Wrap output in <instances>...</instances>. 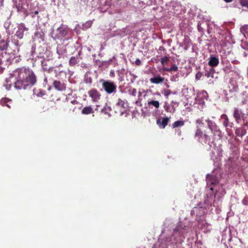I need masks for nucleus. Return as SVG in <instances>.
Segmentation results:
<instances>
[{
    "instance_id": "obj_1",
    "label": "nucleus",
    "mask_w": 248,
    "mask_h": 248,
    "mask_svg": "<svg viewBox=\"0 0 248 248\" xmlns=\"http://www.w3.org/2000/svg\"><path fill=\"white\" fill-rule=\"evenodd\" d=\"M16 81L15 87L16 89H25L29 84L34 85L36 82V76L33 71L27 67L17 68L13 72Z\"/></svg>"
},
{
    "instance_id": "obj_2",
    "label": "nucleus",
    "mask_w": 248,
    "mask_h": 248,
    "mask_svg": "<svg viewBox=\"0 0 248 248\" xmlns=\"http://www.w3.org/2000/svg\"><path fill=\"white\" fill-rule=\"evenodd\" d=\"M101 82L102 83V87L107 93H115L116 92L117 86L113 82L104 80H102Z\"/></svg>"
},
{
    "instance_id": "obj_3",
    "label": "nucleus",
    "mask_w": 248,
    "mask_h": 248,
    "mask_svg": "<svg viewBox=\"0 0 248 248\" xmlns=\"http://www.w3.org/2000/svg\"><path fill=\"white\" fill-rule=\"evenodd\" d=\"M195 137L202 144H209L211 140L210 137L205 132L203 133L200 128H197L195 134Z\"/></svg>"
},
{
    "instance_id": "obj_4",
    "label": "nucleus",
    "mask_w": 248,
    "mask_h": 248,
    "mask_svg": "<svg viewBox=\"0 0 248 248\" xmlns=\"http://www.w3.org/2000/svg\"><path fill=\"white\" fill-rule=\"evenodd\" d=\"M127 107V102L119 98L114 106L115 111L122 115L124 113Z\"/></svg>"
},
{
    "instance_id": "obj_5",
    "label": "nucleus",
    "mask_w": 248,
    "mask_h": 248,
    "mask_svg": "<svg viewBox=\"0 0 248 248\" xmlns=\"http://www.w3.org/2000/svg\"><path fill=\"white\" fill-rule=\"evenodd\" d=\"M68 30L69 29L67 26L62 24L61 26L57 29V33L54 37V39H60L65 37L68 34Z\"/></svg>"
},
{
    "instance_id": "obj_6",
    "label": "nucleus",
    "mask_w": 248,
    "mask_h": 248,
    "mask_svg": "<svg viewBox=\"0 0 248 248\" xmlns=\"http://www.w3.org/2000/svg\"><path fill=\"white\" fill-rule=\"evenodd\" d=\"M205 121L207 124L208 128L211 130L212 132L214 134H216L217 133L219 137H221V132L215 122L209 118L206 119Z\"/></svg>"
},
{
    "instance_id": "obj_7",
    "label": "nucleus",
    "mask_w": 248,
    "mask_h": 248,
    "mask_svg": "<svg viewBox=\"0 0 248 248\" xmlns=\"http://www.w3.org/2000/svg\"><path fill=\"white\" fill-rule=\"evenodd\" d=\"M233 116L236 123H239L241 119L244 120L245 113L238 108H234Z\"/></svg>"
},
{
    "instance_id": "obj_8",
    "label": "nucleus",
    "mask_w": 248,
    "mask_h": 248,
    "mask_svg": "<svg viewBox=\"0 0 248 248\" xmlns=\"http://www.w3.org/2000/svg\"><path fill=\"white\" fill-rule=\"evenodd\" d=\"M88 94L94 102H97L100 99L101 94L96 89H93L88 92Z\"/></svg>"
},
{
    "instance_id": "obj_9",
    "label": "nucleus",
    "mask_w": 248,
    "mask_h": 248,
    "mask_svg": "<svg viewBox=\"0 0 248 248\" xmlns=\"http://www.w3.org/2000/svg\"><path fill=\"white\" fill-rule=\"evenodd\" d=\"M28 29L25 27L24 24H21L18 27V29L16 32V37L21 39L23 38L24 32L25 31H27Z\"/></svg>"
},
{
    "instance_id": "obj_10",
    "label": "nucleus",
    "mask_w": 248,
    "mask_h": 248,
    "mask_svg": "<svg viewBox=\"0 0 248 248\" xmlns=\"http://www.w3.org/2000/svg\"><path fill=\"white\" fill-rule=\"evenodd\" d=\"M206 181L207 185H215L218 183V179L214 173L208 174L206 176Z\"/></svg>"
},
{
    "instance_id": "obj_11",
    "label": "nucleus",
    "mask_w": 248,
    "mask_h": 248,
    "mask_svg": "<svg viewBox=\"0 0 248 248\" xmlns=\"http://www.w3.org/2000/svg\"><path fill=\"white\" fill-rule=\"evenodd\" d=\"M53 85L55 89L59 91H63L66 89V84L59 80H54Z\"/></svg>"
},
{
    "instance_id": "obj_12",
    "label": "nucleus",
    "mask_w": 248,
    "mask_h": 248,
    "mask_svg": "<svg viewBox=\"0 0 248 248\" xmlns=\"http://www.w3.org/2000/svg\"><path fill=\"white\" fill-rule=\"evenodd\" d=\"M170 121V117H164L156 121V124L161 128H165Z\"/></svg>"
},
{
    "instance_id": "obj_13",
    "label": "nucleus",
    "mask_w": 248,
    "mask_h": 248,
    "mask_svg": "<svg viewBox=\"0 0 248 248\" xmlns=\"http://www.w3.org/2000/svg\"><path fill=\"white\" fill-rule=\"evenodd\" d=\"M14 78H15L12 74L9 78H7L5 79V83L4 84V86L5 87L6 90H10L12 87V83H14L16 81L15 79L13 80Z\"/></svg>"
},
{
    "instance_id": "obj_14",
    "label": "nucleus",
    "mask_w": 248,
    "mask_h": 248,
    "mask_svg": "<svg viewBox=\"0 0 248 248\" xmlns=\"http://www.w3.org/2000/svg\"><path fill=\"white\" fill-rule=\"evenodd\" d=\"M164 78L158 75L155 77L150 78V81L153 84H159L164 81Z\"/></svg>"
},
{
    "instance_id": "obj_15",
    "label": "nucleus",
    "mask_w": 248,
    "mask_h": 248,
    "mask_svg": "<svg viewBox=\"0 0 248 248\" xmlns=\"http://www.w3.org/2000/svg\"><path fill=\"white\" fill-rule=\"evenodd\" d=\"M9 42L8 40H1L0 41V50H6L9 46Z\"/></svg>"
},
{
    "instance_id": "obj_16",
    "label": "nucleus",
    "mask_w": 248,
    "mask_h": 248,
    "mask_svg": "<svg viewBox=\"0 0 248 248\" xmlns=\"http://www.w3.org/2000/svg\"><path fill=\"white\" fill-rule=\"evenodd\" d=\"M219 63L218 59L216 57H210L208 62V64L212 67L217 66Z\"/></svg>"
},
{
    "instance_id": "obj_17",
    "label": "nucleus",
    "mask_w": 248,
    "mask_h": 248,
    "mask_svg": "<svg viewBox=\"0 0 248 248\" xmlns=\"http://www.w3.org/2000/svg\"><path fill=\"white\" fill-rule=\"evenodd\" d=\"M165 110L168 112L173 113L175 111V108L173 105H170L165 102L164 106Z\"/></svg>"
},
{
    "instance_id": "obj_18",
    "label": "nucleus",
    "mask_w": 248,
    "mask_h": 248,
    "mask_svg": "<svg viewBox=\"0 0 248 248\" xmlns=\"http://www.w3.org/2000/svg\"><path fill=\"white\" fill-rule=\"evenodd\" d=\"M235 133L237 136L243 137L246 134L247 131L244 128L239 127L236 129Z\"/></svg>"
},
{
    "instance_id": "obj_19",
    "label": "nucleus",
    "mask_w": 248,
    "mask_h": 248,
    "mask_svg": "<svg viewBox=\"0 0 248 248\" xmlns=\"http://www.w3.org/2000/svg\"><path fill=\"white\" fill-rule=\"evenodd\" d=\"M184 229L182 225L179 224L174 229L173 235H180L182 233V230Z\"/></svg>"
},
{
    "instance_id": "obj_20",
    "label": "nucleus",
    "mask_w": 248,
    "mask_h": 248,
    "mask_svg": "<svg viewBox=\"0 0 248 248\" xmlns=\"http://www.w3.org/2000/svg\"><path fill=\"white\" fill-rule=\"evenodd\" d=\"M82 114L88 115L93 113V110L91 106L84 107L81 111Z\"/></svg>"
},
{
    "instance_id": "obj_21",
    "label": "nucleus",
    "mask_w": 248,
    "mask_h": 248,
    "mask_svg": "<svg viewBox=\"0 0 248 248\" xmlns=\"http://www.w3.org/2000/svg\"><path fill=\"white\" fill-rule=\"evenodd\" d=\"M12 42L13 44H14L15 46H16L17 47V48H16L17 53L16 52V50H14V52H15L16 55H17L20 50L19 46H21V44H20L18 40L15 39H12Z\"/></svg>"
},
{
    "instance_id": "obj_22",
    "label": "nucleus",
    "mask_w": 248,
    "mask_h": 248,
    "mask_svg": "<svg viewBox=\"0 0 248 248\" xmlns=\"http://www.w3.org/2000/svg\"><path fill=\"white\" fill-rule=\"evenodd\" d=\"M214 74L215 69L213 68H210L209 70H206L205 76L208 78H213Z\"/></svg>"
},
{
    "instance_id": "obj_23",
    "label": "nucleus",
    "mask_w": 248,
    "mask_h": 248,
    "mask_svg": "<svg viewBox=\"0 0 248 248\" xmlns=\"http://www.w3.org/2000/svg\"><path fill=\"white\" fill-rule=\"evenodd\" d=\"M221 118L222 119L224 120L223 124V125L225 127H226L227 126H230V123H229V119H228V116H227V115H226L225 114H222L221 116Z\"/></svg>"
},
{
    "instance_id": "obj_24",
    "label": "nucleus",
    "mask_w": 248,
    "mask_h": 248,
    "mask_svg": "<svg viewBox=\"0 0 248 248\" xmlns=\"http://www.w3.org/2000/svg\"><path fill=\"white\" fill-rule=\"evenodd\" d=\"M93 23V20H88L86 21L85 23H83L82 25V29L83 30H86L89 28H90Z\"/></svg>"
},
{
    "instance_id": "obj_25",
    "label": "nucleus",
    "mask_w": 248,
    "mask_h": 248,
    "mask_svg": "<svg viewBox=\"0 0 248 248\" xmlns=\"http://www.w3.org/2000/svg\"><path fill=\"white\" fill-rule=\"evenodd\" d=\"M184 121H177L174 122L172 125V127L173 128H175L178 127L182 126L184 125Z\"/></svg>"
},
{
    "instance_id": "obj_26",
    "label": "nucleus",
    "mask_w": 248,
    "mask_h": 248,
    "mask_svg": "<svg viewBox=\"0 0 248 248\" xmlns=\"http://www.w3.org/2000/svg\"><path fill=\"white\" fill-rule=\"evenodd\" d=\"M148 105L149 107L153 106L155 107L156 108H158L160 106V103L159 101L156 100L149 101L148 102Z\"/></svg>"
},
{
    "instance_id": "obj_27",
    "label": "nucleus",
    "mask_w": 248,
    "mask_h": 248,
    "mask_svg": "<svg viewBox=\"0 0 248 248\" xmlns=\"http://www.w3.org/2000/svg\"><path fill=\"white\" fill-rule=\"evenodd\" d=\"M0 103L2 106H6L8 108H10V104H11V102L10 101H8L6 98H3L0 100Z\"/></svg>"
},
{
    "instance_id": "obj_28",
    "label": "nucleus",
    "mask_w": 248,
    "mask_h": 248,
    "mask_svg": "<svg viewBox=\"0 0 248 248\" xmlns=\"http://www.w3.org/2000/svg\"><path fill=\"white\" fill-rule=\"evenodd\" d=\"M78 57H72L69 60V63L70 66H74L76 65L78 62Z\"/></svg>"
},
{
    "instance_id": "obj_29",
    "label": "nucleus",
    "mask_w": 248,
    "mask_h": 248,
    "mask_svg": "<svg viewBox=\"0 0 248 248\" xmlns=\"http://www.w3.org/2000/svg\"><path fill=\"white\" fill-rule=\"evenodd\" d=\"M111 108L106 105L102 109V112L106 114L109 115V113L111 111Z\"/></svg>"
},
{
    "instance_id": "obj_30",
    "label": "nucleus",
    "mask_w": 248,
    "mask_h": 248,
    "mask_svg": "<svg viewBox=\"0 0 248 248\" xmlns=\"http://www.w3.org/2000/svg\"><path fill=\"white\" fill-rule=\"evenodd\" d=\"M35 38H40L42 40H44V35L42 32L36 31L34 34Z\"/></svg>"
},
{
    "instance_id": "obj_31",
    "label": "nucleus",
    "mask_w": 248,
    "mask_h": 248,
    "mask_svg": "<svg viewBox=\"0 0 248 248\" xmlns=\"http://www.w3.org/2000/svg\"><path fill=\"white\" fill-rule=\"evenodd\" d=\"M240 31L244 34L248 33V25H245L240 28Z\"/></svg>"
},
{
    "instance_id": "obj_32",
    "label": "nucleus",
    "mask_w": 248,
    "mask_h": 248,
    "mask_svg": "<svg viewBox=\"0 0 248 248\" xmlns=\"http://www.w3.org/2000/svg\"><path fill=\"white\" fill-rule=\"evenodd\" d=\"M203 117L201 118H199L196 120V123L198 124L197 126V128H199V127L202 126L204 125V123H203Z\"/></svg>"
},
{
    "instance_id": "obj_33",
    "label": "nucleus",
    "mask_w": 248,
    "mask_h": 248,
    "mask_svg": "<svg viewBox=\"0 0 248 248\" xmlns=\"http://www.w3.org/2000/svg\"><path fill=\"white\" fill-rule=\"evenodd\" d=\"M169 60V58L166 56L162 57L161 59V63L162 65H164L166 63H167L168 62Z\"/></svg>"
},
{
    "instance_id": "obj_34",
    "label": "nucleus",
    "mask_w": 248,
    "mask_h": 248,
    "mask_svg": "<svg viewBox=\"0 0 248 248\" xmlns=\"http://www.w3.org/2000/svg\"><path fill=\"white\" fill-rule=\"evenodd\" d=\"M166 70L169 72L176 71L178 70V67L176 65H173L172 67L166 69Z\"/></svg>"
},
{
    "instance_id": "obj_35",
    "label": "nucleus",
    "mask_w": 248,
    "mask_h": 248,
    "mask_svg": "<svg viewBox=\"0 0 248 248\" xmlns=\"http://www.w3.org/2000/svg\"><path fill=\"white\" fill-rule=\"evenodd\" d=\"M171 92L170 90L164 89L163 92L162 93L166 97H168V96L171 94Z\"/></svg>"
},
{
    "instance_id": "obj_36",
    "label": "nucleus",
    "mask_w": 248,
    "mask_h": 248,
    "mask_svg": "<svg viewBox=\"0 0 248 248\" xmlns=\"http://www.w3.org/2000/svg\"><path fill=\"white\" fill-rule=\"evenodd\" d=\"M223 71L226 73H229L231 71V66H226L223 68Z\"/></svg>"
},
{
    "instance_id": "obj_37",
    "label": "nucleus",
    "mask_w": 248,
    "mask_h": 248,
    "mask_svg": "<svg viewBox=\"0 0 248 248\" xmlns=\"http://www.w3.org/2000/svg\"><path fill=\"white\" fill-rule=\"evenodd\" d=\"M202 73L201 72H199L196 74L195 78L197 80H199L202 78Z\"/></svg>"
},
{
    "instance_id": "obj_38",
    "label": "nucleus",
    "mask_w": 248,
    "mask_h": 248,
    "mask_svg": "<svg viewBox=\"0 0 248 248\" xmlns=\"http://www.w3.org/2000/svg\"><path fill=\"white\" fill-rule=\"evenodd\" d=\"M85 82L87 83L91 84L92 83V79L91 77H86V78L85 79Z\"/></svg>"
},
{
    "instance_id": "obj_39",
    "label": "nucleus",
    "mask_w": 248,
    "mask_h": 248,
    "mask_svg": "<svg viewBox=\"0 0 248 248\" xmlns=\"http://www.w3.org/2000/svg\"><path fill=\"white\" fill-rule=\"evenodd\" d=\"M130 94L133 96H136L137 94V90L136 89H133L131 91Z\"/></svg>"
},
{
    "instance_id": "obj_40",
    "label": "nucleus",
    "mask_w": 248,
    "mask_h": 248,
    "mask_svg": "<svg viewBox=\"0 0 248 248\" xmlns=\"http://www.w3.org/2000/svg\"><path fill=\"white\" fill-rule=\"evenodd\" d=\"M135 64L137 65H140V64H141V62H140V60L139 59H137L136 61H135Z\"/></svg>"
},
{
    "instance_id": "obj_41",
    "label": "nucleus",
    "mask_w": 248,
    "mask_h": 248,
    "mask_svg": "<svg viewBox=\"0 0 248 248\" xmlns=\"http://www.w3.org/2000/svg\"><path fill=\"white\" fill-rule=\"evenodd\" d=\"M109 76L111 78H113L115 77V73L114 70H111L109 73Z\"/></svg>"
},
{
    "instance_id": "obj_42",
    "label": "nucleus",
    "mask_w": 248,
    "mask_h": 248,
    "mask_svg": "<svg viewBox=\"0 0 248 248\" xmlns=\"http://www.w3.org/2000/svg\"><path fill=\"white\" fill-rule=\"evenodd\" d=\"M220 191L221 195H222V196H224L226 192L222 187H221Z\"/></svg>"
},
{
    "instance_id": "obj_43",
    "label": "nucleus",
    "mask_w": 248,
    "mask_h": 248,
    "mask_svg": "<svg viewBox=\"0 0 248 248\" xmlns=\"http://www.w3.org/2000/svg\"><path fill=\"white\" fill-rule=\"evenodd\" d=\"M59 73H60V74H63L64 76H66V73L65 72L61 71V72H59Z\"/></svg>"
},
{
    "instance_id": "obj_44",
    "label": "nucleus",
    "mask_w": 248,
    "mask_h": 248,
    "mask_svg": "<svg viewBox=\"0 0 248 248\" xmlns=\"http://www.w3.org/2000/svg\"><path fill=\"white\" fill-rule=\"evenodd\" d=\"M226 2H231L232 0H224Z\"/></svg>"
},
{
    "instance_id": "obj_45",
    "label": "nucleus",
    "mask_w": 248,
    "mask_h": 248,
    "mask_svg": "<svg viewBox=\"0 0 248 248\" xmlns=\"http://www.w3.org/2000/svg\"><path fill=\"white\" fill-rule=\"evenodd\" d=\"M130 74L133 77L134 79H136L137 78V77L136 75H134V74Z\"/></svg>"
},
{
    "instance_id": "obj_46",
    "label": "nucleus",
    "mask_w": 248,
    "mask_h": 248,
    "mask_svg": "<svg viewBox=\"0 0 248 248\" xmlns=\"http://www.w3.org/2000/svg\"><path fill=\"white\" fill-rule=\"evenodd\" d=\"M219 189L218 190V191L217 192H216V193L215 194V197L216 198L217 196L218 193L219 192Z\"/></svg>"
},
{
    "instance_id": "obj_47",
    "label": "nucleus",
    "mask_w": 248,
    "mask_h": 248,
    "mask_svg": "<svg viewBox=\"0 0 248 248\" xmlns=\"http://www.w3.org/2000/svg\"><path fill=\"white\" fill-rule=\"evenodd\" d=\"M141 95V93L140 92H139V96H140Z\"/></svg>"
},
{
    "instance_id": "obj_48",
    "label": "nucleus",
    "mask_w": 248,
    "mask_h": 248,
    "mask_svg": "<svg viewBox=\"0 0 248 248\" xmlns=\"http://www.w3.org/2000/svg\"><path fill=\"white\" fill-rule=\"evenodd\" d=\"M35 15H37L38 14V12L37 11H35L34 12Z\"/></svg>"
},
{
    "instance_id": "obj_49",
    "label": "nucleus",
    "mask_w": 248,
    "mask_h": 248,
    "mask_svg": "<svg viewBox=\"0 0 248 248\" xmlns=\"http://www.w3.org/2000/svg\"><path fill=\"white\" fill-rule=\"evenodd\" d=\"M210 189L212 191L213 190V187L212 186L210 187Z\"/></svg>"
},
{
    "instance_id": "obj_50",
    "label": "nucleus",
    "mask_w": 248,
    "mask_h": 248,
    "mask_svg": "<svg viewBox=\"0 0 248 248\" xmlns=\"http://www.w3.org/2000/svg\"><path fill=\"white\" fill-rule=\"evenodd\" d=\"M222 196L221 195V196H220L219 198H221V197H222Z\"/></svg>"
},
{
    "instance_id": "obj_51",
    "label": "nucleus",
    "mask_w": 248,
    "mask_h": 248,
    "mask_svg": "<svg viewBox=\"0 0 248 248\" xmlns=\"http://www.w3.org/2000/svg\"><path fill=\"white\" fill-rule=\"evenodd\" d=\"M222 196L221 195V196H220L219 198H221V197H222Z\"/></svg>"
}]
</instances>
